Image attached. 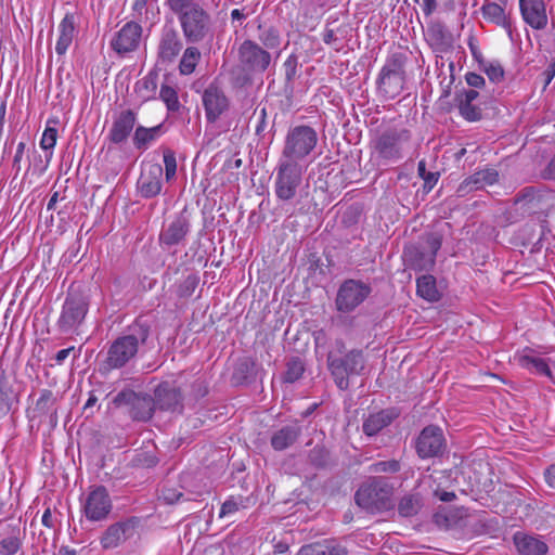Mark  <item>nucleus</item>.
Returning <instances> with one entry per match:
<instances>
[{
	"label": "nucleus",
	"instance_id": "1",
	"mask_svg": "<svg viewBox=\"0 0 555 555\" xmlns=\"http://www.w3.org/2000/svg\"><path fill=\"white\" fill-rule=\"evenodd\" d=\"M150 335L149 326L141 323L132 325L128 333L116 338L109 346L104 366L106 370H117L133 360L139 347L146 343Z\"/></svg>",
	"mask_w": 555,
	"mask_h": 555
},
{
	"label": "nucleus",
	"instance_id": "2",
	"mask_svg": "<svg viewBox=\"0 0 555 555\" xmlns=\"http://www.w3.org/2000/svg\"><path fill=\"white\" fill-rule=\"evenodd\" d=\"M318 141V133L312 127L295 126L285 135L280 159L308 167L309 158L315 150Z\"/></svg>",
	"mask_w": 555,
	"mask_h": 555
},
{
	"label": "nucleus",
	"instance_id": "3",
	"mask_svg": "<svg viewBox=\"0 0 555 555\" xmlns=\"http://www.w3.org/2000/svg\"><path fill=\"white\" fill-rule=\"evenodd\" d=\"M410 138V132L405 129L385 130L373 141V156L378 159L379 165L397 163L403 157Z\"/></svg>",
	"mask_w": 555,
	"mask_h": 555
},
{
	"label": "nucleus",
	"instance_id": "4",
	"mask_svg": "<svg viewBox=\"0 0 555 555\" xmlns=\"http://www.w3.org/2000/svg\"><path fill=\"white\" fill-rule=\"evenodd\" d=\"M176 15L188 42L198 43L212 39L211 16L199 4H194V7L183 10Z\"/></svg>",
	"mask_w": 555,
	"mask_h": 555
},
{
	"label": "nucleus",
	"instance_id": "5",
	"mask_svg": "<svg viewBox=\"0 0 555 555\" xmlns=\"http://www.w3.org/2000/svg\"><path fill=\"white\" fill-rule=\"evenodd\" d=\"M405 62L403 53L389 55L380 69L377 85L379 93L386 99H395L404 89L405 85Z\"/></svg>",
	"mask_w": 555,
	"mask_h": 555
},
{
	"label": "nucleus",
	"instance_id": "6",
	"mask_svg": "<svg viewBox=\"0 0 555 555\" xmlns=\"http://www.w3.org/2000/svg\"><path fill=\"white\" fill-rule=\"evenodd\" d=\"M391 486L383 478H373L356 492V503L370 512L387 509L391 506Z\"/></svg>",
	"mask_w": 555,
	"mask_h": 555
},
{
	"label": "nucleus",
	"instance_id": "7",
	"mask_svg": "<svg viewBox=\"0 0 555 555\" xmlns=\"http://www.w3.org/2000/svg\"><path fill=\"white\" fill-rule=\"evenodd\" d=\"M554 199V193L545 188L527 186L518 193L514 206L522 215H540L548 210Z\"/></svg>",
	"mask_w": 555,
	"mask_h": 555
},
{
	"label": "nucleus",
	"instance_id": "8",
	"mask_svg": "<svg viewBox=\"0 0 555 555\" xmlns=\"http://www.w3.org/2000/svg\"><path fill=\"white\" fill-rule=\"evenodd\" d=\"M307 168V166L279 159L275 178V194L280 199L289 201L296 195V191L302 181V176Z\"/></svg>",
	"mask_w": 555,
	"mask_h": 555
},
{
	"label": "nucleus",
	"instance_id": "9",
	"mask_svg": "<svg viewBox=\"0 0 555 555\" xmlns=\"http://www.w3.org/2000/svg\"><path fill=\"white\" fill-rule=\"evenodd\" d=\"M328 369L337 387L345 390L349 387V377L360 375L364 369V359L361 352L350 351L344 358L328 356Z\"/></svg>",
	"mask_w": 555,
	"mask_h": 555
},
{
	"label": "nucleus",
	"instance_id": "10",
	"mask_svg": "<svg viewBox=\"0 0 555 555\" xmlns=\"http://www.w3.org/2000/svg\"><path fill=\"white\" fill-rule=\"evenodd\" d=\"M371 287L357 280H347L339 287L336 296L338 311L348 313L360 306L370 295Z\"/></svg>",
	"mask_w": 555,
	"mask_h": 555
},
{
	"label": "nucleus",
	"instance_id": "11",
	"mask_svg": "<svg viewBox=\"0 0 555 555\" xmlns=\"http://www.w3.org/2000/svg\"><path fill=\"white\" fill-rule=\"evenodd\" d=\"M112 508V499L107 490L102 486L91 489L82 502V512L87 519L91 521L106 519Z\"/></svg>",
	"mask_w": 555,
	"mask_h": 555
},
{
	"label": "nucleus",
	"instance_id": "12",
	"mask_svg": "<svg viewBox=\"0 0 555 555\" xmlns=\"http://www.w3.org/2000/svg\"><path fill=\"white\" fill-rule=\"evenodd\" d=\"M114 403L118 406H130V413L134 420L149 421L156 408L155 401L146 395H139L127 389L120 391L115 398Z\"/></svg>",
	"mask_w": 555,
	"mask_h": 555
},
{
	"label": "nucleus",
	"instance_id": "13",
	"mask_svg": "<svg viewBox=\"0 0 555 555\" xmlns=\"http://www.w3.org/2000/svg\"><path fill=\"white\" fill-rule=\"evenodd\" d=\"M141 36V25L135 22H128L115 33L109 44L119 56H126L138 49Z\"/></svg>",
	"mask_w": 555,
	"mask_h": 555
},
{
	"label": "nucleus",
	"instance_id": "14",
	"mask_svg": "<svg viewBox=\"0 0 555 555\" xmlns=\"http://www.w3.org/2000/svg\"><path fill=\"white\" fill-rule=\"evenodd\" d=\"M138 524L139 520L135 517L112 524L101 535L100 543L102 547L111 550L119 546L134 535Z\"/></svg>",
	"mask_w": 555,
	"mask_h": 555
},
{
	"label": "nucleus",
	"instance_id": "15",
	"mask_svg": "<svg viewBox=\"0 0 555 555\" xmlns=\"http://www.w3.org/2000/svg\"><path fill=\"white\" fill-rule=\"evenodd\" d=\"M238 59L247 70L264 72L271 62V55L251 40H245L238 49Z\"/></svg>",
	"mask_w": 555,
	"mask_h": 555
},
{
	"label": "nucleus",
	"instance_id": "16",
	"mask_svg": "<svg viewBox=\"0 0 555 555\" xmlns=\"http://www.w3.org/2000/svg\"><path fill=\"white\" fill-rule=\"evenodd\" d=\"M190 220L183 214H178L167 220L159 233V244L164 247H171L181 244L190 232Z\"/></svg>",
	"mask_w": 555,
	"mask_h": 555
},
{
	"label": "nucleus",
	"instance_id": "17",
	"mask_svg": "<svg viewBox=\"0 0 555 555\" xmlns=\"http://www.w3.org/2000/svg\"><path fill=\"white\" fill-rule=\"evenodd\" d=\"M446 440L442 430L437 426L425 427L416 441V451L420 457L429 459L438 456L444 449Z\"/></svg>",
	"mask_w": 555,
	"mask_h": 555
},
{
	"label": "nucleus",
	"instance_id": "18",
	"mask_svg": "<svg viewBox=\"0 0 555 555\" xmlns=\"http://www.w3.org/2000/svg\"><path fill=\"white\" fill-rule=\"evenodd\" d=\"M87 304L81 296L68 295L63 305L59 325L64 331L78 326L86 317Z\"/></svg>",
	"mask_w": 555,
	"mask_h": 555
},
{
	"label": "nucleus",
	"instance_id": "19",
	"mask_svg": "<svg viewBox=\"0 0 555 555\" xmlns=\"http://www.w3.org/2000/svg\"><path fill=\"white\" fill-rule=\"evenodd\" d=\"M182 47L183 43L178 31L171 26L164 27L157 48L158 60L163 64L172 63L181 52Z\"/></svg>",
	"mask_w": 555,
	"mask_h": 555
},
{
	"label": "nucleus",
	"instance_id": "20",
	"mask_svg": "<svg viewBox=\"0 0 555 555\" xmlns=\"http://www.w3.org/2000/svg\"><path fill=\"white\" fill-rule=\"evenodd\" d=\"M203 105L208 121H216L228 108L229 100L224 92L217 86L207 87L202 96Z\"/></svg>",
	"mask_w": 555,
	"mask_h": 555
},
{
	"label": "nucleus",
	"instance_id": "21",
	"mask_svg": "<svg viewBox=\"0 0 555 555\" xmlns=\"http://www.w3.org/2000/svg\"><path fill=\"white\" fill-rule=\"evenodd\" d=\"M515 360L522 367L531 373L547 377L550 380L555 382L553 371L551 369L552 358H541L535 350L525 348L515 356Z\"/></svg>",
	"mask_w": 555,
	"mask_h": 555
},
{
	"label": "nucleus",
	"instance_id": "22",
	"mask_svg": "<svg viewBox=\"0 0 555 555\" xmlns=\"http://www.w3.org/2000/svg\"><path fill=\"white\" fill-rule=\"evenodd\" d=\"M522 20L533 29H543L547 25L544 0H519Z\"/></svg>",
	"mask_w": 555,
	"mask_h": 555
},
{
	"label": "nucleus",
	"instance_id": "23",
	"mask_svg": "<svg viewBox=\"0 0 555 555\" xmlns=\"http://www.w3.org/2000/svg\"><path fill=\"white\" fill-rule=\"evenodd\" d=\"M506 4L500 1L485 0L480 12L485 21L502 27L512 37V20L505 11Z\"/></svg>",
	"mask_w": 555,
	"mask_h": 555
},
{
	"label": "nucleus",
	"instance_id": "24",
	"mask_svg": "<svg viewBox=\"0 0 555 555\" xmlns=\"http://www.w3.org/2000/svg\"><path fill=\"white\" fill-rule=\"evenodd\" d=\"M163 168L158 164L150 165L142 171L138 181L140 193L143 197L150 198L158 195L162 191Z\"/></svg>",
	"mask_w": 555,
	"mask_h": 555
},
{
	"label": "nucleus",
	"instance_id": "25",
	"mask_svg": "<svg viewBox=\"0 0 555 555\" xmlns=\"http://www.w3.org/2000/svg\"><path fill=\"white\" fill-rule=\"evenodd\" d=\"M25 531L17 524L7 525L0 537V555H16L21 552Z\"/></svg>",
	"mask_w": 555,
	"mask_h": 555
},
{
	"label": "nucleus",
	"instance_id": "26",
	"mask_svg": "<svg viewBox=\"0 0 555 555\" xmlns=\"http://www.w3.org/2000/svg\"><path fill=\"white\" fill-rule=\"evenodd\" d=\"M514 543L521 555H545L548 551V546L542 538L521 532L514 534Z\"/></svg>",
	"mask_w": 555,
	"mask_h": 555
},
{
	"label": "nucleus",
	"instance_id": "27",
	"mask_svg": "<svg viewBox=\"0 0 555 555\" xmlns=\"http://www.w3.org/2000/svg\"><path fill=\"white\" fill-rule=\"evenodd\" d=\"M156 408L164 411H177L181 406V395L178 389L169 384H160L154 392Z\"/></svg>",
	"mask_w": 555,
	"mask_h": 555
},
{
	"label": "nucleus",
	"instance_id": "28",
	"mask_svg": "<svg viewBox=\"0 0 555 555\" xmlns=\"http://www.w3.org/2000/svg\"><path fill=\"white\" fill-rule=\"evenodd\" d=\"M57 39L55 52L57 55H64L76 36V22L73 14L67 13L57 26Z\"/></svg>",
	"mask_w": 555,
	"mask_h": 555
},
{
	"label": "nucleus",
	"instance_id": "29",
	"mask_svg": "<svg viewBox=\"0 0 555 555\" xmlns=\"http://www.w3.org/2000/svg\"><path fill=\"white\" fill-rule=\"evenodd\" d=\"M499 181V172L495 169L487 168L479 170L474 175L469 176L463 181L459 188L460 193H464L466 190L482 189L488 185H493Z\"/></svg>",
	"mask_w": 555,
	"mask_h": 555
},
{
	"label": "nucleus",
	"instance_id": "30",
	"mask_svg": "<svg viewBox=\"0 0 555 555\" xmlns=\"http://www.w3.org/2000/svg\"><path fill=\"white\" fill-rule=\"evenodd\" d=\"M135 124V114L131 111L122 112L114 121L109 131L111 140L115 143L124 142Z\"/></svg>",
	"mask_w": 555,
	"mask_h": 555
},
{
	"label": "nucleus",
	"instance_id": "31",
	"mask_svg": "<svg viewBox=\"0 0 555 555\" xmlns=\"http://www.w3.org/2000/svg\"><path fill=\"white\" fill-rule=\"evenodd\" d=\"M395 417L396 414L390 410H383L377 413L371 414L363 422V431L367 436H375L383 428L387 427Z\"/></svg>",
	"mask_w": 555,
	"mask_h": 555
},
{
	"label": "nucleus",
	"instance_id": "32",
	"mask_svg": "<svg viewBox=\"0 0 555 555\" xmlns=\"http://www.w3.org/2000/svg\"><path fill=\"white\" fill-rule=\"evenodd\" d=\"M427 251L421 253L420 261L413 266L418 270H428L435 264L437 251L440 249L442 241L438 234H430L426 238Z\"/></svg>",
	"mask_w": 555,
	"mask_h": 555
},
{
	"label": "nucleus",
	"instance_id": "33",
	"mask_svg": "<svg viewBox=\"0 0 555 555\" xmlns=\"http://www.w3.org/2000/svg\"><path fill=\"white\" fill-rule=\"evenodd\" d=\"M299 435L298 426H285L275 431L271 438V446L274 450L282 451L292 446Z\"/></svg>",
	"mask_w": 555,
	"mask_h": 555
},
{
	"label": "nucleus",
	"instance_id": "34",
	"mask_svg": "<svg viewBox=\"0 0 555 555\" xmlns=\"http://www.w3.org/2000/svg\"><path fill=\"white\" fill-rule=\"evenodd\" d=\"M416 293L420 297L429 302L438 301L440 298L436 279L433 275H422L417 279Z\"/></svg>",
	"mask_w": 555,
	"mask_h": 555
},
{
	"label": "nucleus",
	"instance_id": "35",
	"mask_svg": "<svg viewBox=\"0 0 555 555\" xmlns=\"http://www.w3.org/2000/svg\"><path fill=\"white\" fill-rule=\"evenodd\" d=\"M202 57L201 51L194 46L188 47L179 62V73L183 76H189L195 72L197 64Z\"/></svg>",
	"mask_w": 555,
	"mask_h": 555
},
{
	"label": "nucleus",
	"instance_id": "36",
	"mask_svg": "<svg viewBox=\"0 0 555 555\" xmlns=\"http://www.w3.org/2000/svg\"><path fill=\"white\" fill-rule=\"evenodd\" d=\"M162 126L152 128L138 127L134 131L133 144L137 149H145L150 143L155 141L160 134Z\"/></svg>",
	"mask_w": 555,
	"mask_h": 555
},
{
	"label": "nucleus",
	"instance_id": "37",
	"mask_svg": "<svg viewBox=\"0 0 555 555\" xmlns=\"http://www.w3.org/2000/svg\"><path fill=\"white\" fill-rule=\"evenodd\" d=\"M156 76L147 75L135 83V93L142 102L152 100L156 95Z\"/></svg>",
	"mask_w": 555,
	"mask_h": 555
},
{
	"label": "nucleus",
	"instance_id": "38",
	"mask_svg": "<svg viewBox=\"0 0 555 555\" xmlns=\"http://www.w3.org/2000/svg\"><path fill=\"white\" fill-rule=\"evenodd\" d=\"M249 500L243 496H231L221 505L219 517L225 518L234 515L241 509L248 507Z\"/></svg>",
	"mask_w": 555,
	"mask_h": 555
},
{
	"label": "nucleus",
	"instance_id": "39",
	"mask_svg": "<svg viewBox=\"0 0 555 555\" xmlns=\"http://www.w3.org/2000/svg\"><path fill=\"white\" fill-rule=\"evenodd\" d=\"M57 140V130L54 127L47 126L41 139H40V147L47 151V162H50L53 155V149L56 144Z\"/></svg>",
	"mask_w": 555,
	"mask_h": 555
},
{
	"label": "nucleus",
	"instance_id": "40",
	"mask_svg": "<svg viewBox=\"0 0 555 555\" xmlns=\"http://www.w3.org/2000/svg\"><path fill=\"white\" fill-rule=\"evenodd\" d=\"M159 98L166 104L169 111L176 112L180 107L178 93L175 88L163 85L159 92Z\"/></svg>",
	"mask_w": 555,
	"mask_h": 555
},
{
	"label": "nucleus",
	"instance_id": "41",
	"mask_svg": "<svg viewBox=\"0 0 555 555\" xmlns=\"http://www.w3.org/2000/svg\"><path fill=\"white\" fill-rule=\"evenodd\" d=\"M420 500L415 495L403 496L399 503L398 509L401 516L410 517L417 513Z\"/></svg>",
	"mask_w": 555,
	"mask_h": 555
},
{
	"label": "nucleus",
	"instance_id": "42",
	"mask_svg": "<svg viewBox=\"0 0 555 555\" xmlns=\"http://www.w3.org/2000/svg\"><path fill=\"white\" fill-rule=\"evenodd\" d=\"M315 555H346V548L335 541H326L314 547Z\"/></svg>",
	"mask_w": 555,
	"mask_h": 555
},
{
	"label": "nucleus",
	"instance_id": "43",
	"mask_svg": "<svg viewBox=\"0 0 555 555\" xmlns=\"http://www.w3.org/2000/svg\"><path fill=\"white\" fill-rule=\"evenodd\" d=\"M401 465L397 460L380 461L370 465L369 469L371 473H389L395 474L399 472Z\"/></svg>",
	"mask_w": 555,
	"mask_h": 555
},
{
	"label": "nucleus",
	"instance_id": "44",
	"mask_svg": "<svg viewBox=\"0 0 555 555\" xmlns=\"http://www.w3.org/2000/svg\"><path fill=\"white\" fill-rule=\"evenodd\" d=\"M304 364L299 359H293L287 363L284 380L294 383L299 379L304 373Z\"/></svg>",
	"mask_w": 555,
	"mask_h": 555
},
{
	"label": "nucleus",
	"instance_id": "45",
	"mask_svg": "<svg viewBox=\"0 0 555 555\" xmlns=\"http://www.w3.org/2000/svg\"><path fill=\"white\" fill-rule=\"evenodd\" d=\"M418 176L424 180V188L430 191L438 182L439 175L426 170L425 160H421L417 166Z\"/></svg>",
	"mask_w": 555,
	"mask_h": 555
},
{
	"label": "nucleus",
	"instance_id": "46",
	"mask_svg": "<svg viewBox=\"0 0 555 555\" xmlns=\"http://www.w3.org/2000/svg\"><path fill=\"white\" fill-rule=\"evenodd\" d=\"M460 114L468 121H476L481 118V109L473 103L459 101Z\"/></svg>",
	"mask_w": 555,
	"mask_h": 555
},
{
	"label": "nucleus",
	"instance_id": "47",
	"mask_svg": "<svg viewBox=\"0 0 555 555\" xmlns=\"http://www.w3.org/2000/svg\"><path fill=\"white\" fill-rule=\"evenodd\" d=\"M164 165L166 180L170 181L175 178L177 172V160L173 151L167 149L164 151Z\"/></svg>",
	"mask_w": 555,
	"mask_h": 555
},
{
	"label": "nucleus",
	"instance_id": "48",
	"mask_svg": "<svg viewBox=\"0 0 555 555\" xmlns=\"http://www.w3.org/2000/svg\"><path fill=\"white\" fill-rule=\"evenodd\" d=\"M485 72L488 78L493 82H500L504 77V69L500 63L488 64Z\"/></svg>",
	"mask_w": 555,
	"mask_h": 555
},
{
	"label": "nucleus",
	"instance_id": "49",
	"mask_svg": "<svg viewBox=\"0 0 555 555\" xmlns=\"http://www.w3.org/2000/svg\"><path fill=\"white\" fill-rule=\"evenodd\" d=\"M193 1L194 0H168V4L171 11L177 14L183 10L194 7L195 3H193Z\"/></svg>",
	"mask_w": 555,
	"mask_h": 555
},
{
	"label": "nucleus",
	"instance_id": "50",
	"mask_svg": "<svg viewBox=\"0 0 555 555\" xmlns=\"http://www.w3.org/2000/svg\"><path fill=\"white\" fill-rule=\"evenodd\" d=\"M26 149L25 142H20L16 146L15 155L13 158V169L15 170V176L21 171V162L23 159L24 153Z\"/></svg>",
	"mask_w": 555,
	"mask_h": 555
},
{
	"label": "nucleus",
	"instance_id": "51",
	"mask_svg": "<svg viewBox=\"0 0 555 555\" xmlns=\"http://www.w3.org/2000/svg\"><path fill=\"white\" fill-rule=\"evenodd\" d=\"M465 79L469 87L482 88L485 86V78L479 74L467 73Z\"/></svg>",
	"mask_w": 555,
	"mask_h": 555
},
{
	"label": "nucleus",
	"instance_id": "52",
	"mask_svg": "<svg viewBox=\"0 0 555 555\" xmlns=\"http://www.w3.org/2000/svg\"><path fill=\"white\" fill-rule=\"evenodd\" d=\"M162 496L167 503L173 504L179 501V499L182 496V493L176 492L175 490L165 489L163 490Z\"/></svg>",
	"mask_w": 555,
	"mask_h": 555
},
{
	"label": "nucleus",
	"instance_id": "53",
	"mask_svg": "<svg viewBox=\"0 0 555 555\" xmlns=\"http://www.w3.org/2000/svg\"><path fill=\"white\" fill-rule=\"evenodd\" d=\"M478 98V92L475 90H466L460 96L459 101L473 103Z\"/></svg>",
	"mask_w": 555,
	"mask_h": 555
},
{
	"label": "nucleus",
	"instance_id": "54",
	"mask_svg": "<svg viewBox=\"0 0 555 555\" xmlns=\"http://www.w3.org/2000/svg\"><path fill=\"white\" fill-rule=\"evenodd\" d=\"M545 480L547 482V485L552 488H555V464L551 465L546 470H545Z\"/></svg>",
	"mask_w": 555,
	"mask_h": 555
},
{
	"label": "nucleus",
	"instance_id": "55",
	"mask_svg": "<svg viewBox=\"0 0 555 555\" xmlns=\"http://www.w3.org/2000/svg\"><path fill=\"white\" fill-rule=\"evenodd\" d=\"M437 7L436 0H423L422 9L426 15H430Z\"/></svg>",
	"mask_w": 555,
	"mask_h": 555
},
{
	"label": "nucleus",
	"instance_id": "56",
	"mask_svg": "<svg viewBox=\"0 0 555 555\" xmlns=\"http://www.w3.org/2000/svg\"><path fill=\"white\" fill-rule=\"evenodd\" d=\"M544 177L546 179L555 180V156L548 163V165L544 171Z\"/></svg>",
	"mask_w": 555,
	"mask_h": 555
},
{
	"label": "nucleus",
	"instance_id": "57",
	"mask_svg": "<svg viewBox=\"0 0 555 555\" xmlns=\"http://www.w3.org/2000/svg\"><path fill=\"white\" fill-rule=\"evenodd\" d=\"M41 522L47 528L53 527L52 513L50 508H47L41 517Z\"/></svg>",
	"mask_w": 555,
	"mask_h": 555
},
{
	"label": "nucleus",
	"instance_id": "58",
	"mask_svg": "<svg viewBox=\"0 0 555 555\" xmlns=\"http://www.w3.org/2000/svg\"><path fill=\"white\" fill-rule=\"evenodd\" d=\"M337 40L335 31L333 29H326L323 35V41L331 44Z\"/></svg>",
	"mask_w": 555,
	"mask_h": 555
},
{
	"label": "nucleus",
	"instance_id": "59",
	"mask_svg": "<svg viewBox=\"0 0 555 555\" xmlns=\"http://www.w3.org/2000/svg\"><path fill=\"white\" fill-rule=\"evenodd\" d=\"M150 0H135L133 3V10L139 15L142 14V12L145 10V7Z\"/></svg>",
	"mask_w": 555,
	"mask_h": 555
},
{
	"label": "nucleus",
	"instance_id": "60",
	"mask_svg": "<svg viewBox=\"0 0 555 555\" xmlns=\"http://www.w3.org/2000/svg\"><path fill=\"white\" fill-rule=\"evenodd\" d=\"M70 351H72V348L62 349V350L57 351V353L55 356L56 362L62 363L69 356Z\"/></svg>",
	"mask_w": 555,
	"mask_h": 555
},
{
	"label": "nucleus",
	"instance_id": "61",
	"mask_svg": "<svg viewBox=\"0 0 555 555\" xmlns=\"http://www.w3.org/2000/svg\"><path fill=\"white\" fill-rule=\"evenodd\" d=\"M59 201V193L55 192L52 194V196L50 197L48 204H47V209L48 210H53L55 209V206H56V203Z\"/></svg>",
	"mask_w": 555,
	"mask_h": 555
},
{
	"label": "nucleus",
	"instance_id": "62",
	"mask_svg": "<svg viewBox=\"0 0 555 555\" xmlns=\"http://www.w3.org/2000/svg\"><path fill=\"white\" fill-rule=\"evenodd\" d=\"M439 499L443 502H451L455 499V494L453 492L443 491L439 494Z\"/></svg>",
	"mask_w": 555,
	"mask_h": 555
},
{
	"label": "nucleus",
	"instance_id": "63",
	"mask_svg": "<svg viewBox=\"0 0 555 555\" xmlns=\"http://www.w3.org/2000/svg\"><path fill=\"white\" fill-rule=\"evenodd\" d=\"M231 17L233 21H242L245 18V15L238 9H234L231 12Z\"/></svg>",
	"mask_w": 555,
	"mask_h": 555
},
{
	"label": "nucleus",
	"instance_id": "64",
	"mask_svg": "<svg viewBox=\"0 0 555 555\" xmlns=\"http://www.w3.org/2000/svg\"><path fill=\"white\" fill-rule=\"evenodd\" d=\"M95 402H96V397L91 395L85 404V410L93 406L95 404Z\"/></svg>",
	"mask_w": 555,
	"mask_h": 555
}]
</instances>
